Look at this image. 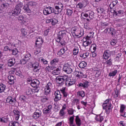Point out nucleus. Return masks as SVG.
Returning <instances> with one entry per match:
<instances>
[{
    "label": "nucleus",
    "mask_w": 126,
    "mask_h": 126,
    "mask_svg": "<svg viewBox=\"0 0 126 126\" xmlns=\"http://www.w3.org/2000/svg\"><path fill=\"white\" fill-rule=\"evenodd\" d=\"M65 83V85L67 86V87H69V86H72V85H74V84H75V80L73 79L66 80Z\"/></svg>",
    "instance_id": "nucleus-21"
},
{
    "label": "nucleus",
    "mask_w": 126,
    "mask_h": 126,
    "mask_svg": "<svg viewBox=\"0 0 126 126\" xmlns=\"http://www.w3.org/2000/svg\"><path fill=\"white\" fill-rule=\"evenodd\" d=\"M23 6V3L20 2L16 5L15 9L17 10L18 11L20 12H21V8Z\"/></svg>",
    "instance_id": "nucleus-33"
},
{
    "label": "nucleus",
    "mask_w": 126,
    "mask_h": 126,
    "mask_svg": "<svg viewBox=\"0 0 126 126\" xmlns=\"http://www.w3.org/2000/svg\"><path fill=\"white\" fill-rule=\"evenodd\" d=\"M53 87V84L51 82H48L44 87V94L50 95L51 94V89Z\"/></svg>",
    "instance_id": "nucleus-4"
},
{
    "label": "nucleus",
    "mask_w": 126,
    "mask_h": 126,
    "mask_svg": "<svg viewBox=\"0 0 126 126\" xmlns=\"http://www.w3.org/2000/svg\"><path fill=\"white\" fill-rule=\"evenodd\" d=\"M117 73H118V70L116 69L114 71L110 72L108 74V76H109L110 77H114V76H116V75H117Z\"/></svg>",
    "instance_id": "nucleus-42"
},
{
    "label": "nucleus",
    "mask_w": 126,
    "mask_h": 126,
    "mask_svg": "<svg viewBox=\"0 0 126 126\" xmlns=\"http://www.w3.org/2000/svg\"><path fill=\"white\" fill-rule=\"evenodd\" d=\"M79 87H82L84 89L88 88L89 86V82L88 81H85L83 83H80L78 84Z\"/></svg>",
    "instance_id": "nucleus-17"
},
{
    "label": "nucleus",
    "mask_w": 126,
    "mask_h": 126,
    "mask_svg": "<svg viewBox=\"0 0 126 126\" xmlns=\"http://www.w3.org/2000/svg\"><path fill=\"white\" fill-rule=\"evenodd\" d=\"M9 126H19V123L16 122H10Z\"/></svg>",
    "instance_id": "nucleus-51"
},
{
    "label": "nucleus",
    "mask_w": 126,
    "mask_h": 126,
    "mask_svg": "<svg viewBox=\"0 0 126 126\" xmlns=\"http://www.w3.org/2000/svg\"><path fill=\"white\" fill-rule=\"evenodd\" d=\"M102 108L103 110H105L106 115H109L112 111V105H103Z\"/></svg>",
    "instance_id": "nucleus-16"
},
{
    "label": "nucleus",
    "mask_w": 126,
    "mask_h": 126,
    "mask_svg": "<svg viewBox=\"0 0 126 126\" xmlns=\"http://www.w3.org/2000/svg\"><path fill=\"white\" fill-rule=\"evenodd\" d=\"M84 4L82 2H79L77 5H76V7L77 8H80V9H81L82 7L84 6Z\"/></svg>",
    "instance_id": "nucleus-64"
},
{
    "label": "nucleus",
    "mask_w": 126,
    "mask_h": 126,
    "mask_svg": "<svg viewBox=\"0 0 126 126\" xmlns=\"http://www.w3.org/2000/svg\"><path fill=\"white\" fill-rule=\"evenodd\" d=\"M6 7H7V3H2L0 5V8L1 10H3L4 8H6Z\"/></svg>",
    "instance_id": "nucleus-57"
},
{
    "label": "nucleus",
    "mask_w": 126,
    "mask_h": 126,
    "mask_svg": "<svg viewBox=\"0 0 126 126\" xmlns=\"http://www.w3.org/2000/svg\"><path fill=\"white\" fill-rule=\"evenodd\" d=\"M61 70H62V67L61 66H58L56 69L52 71V74H53L54 75H59V74L61 73Z\"/></svg>",
    "instance_id": "nucleus-27"
},
{
    "label": "nucleus",
    "mask_w": 126,
    "mask_h": 126,
    "mask_svg": "<svg viewBox=\"0 0 126 126\" xmlns=\"http://www.w3.org/2000/svg\"><path fill=\"white\" fill-rule=\"evenodd\" d=\"M32 67H33L34 72H38L39 70H40L39 63H38V62H35L34 63L32 64Z\"/></svg>",
    "instance_id": "nucleus-24"
},
{
    "label": "nucleus",
    "mask_w": 126,
    "mask_h": 126,
    "mask_svg": "<svg viewBox=\"0 0 126 126\" xmlns=\"http://www.w3.org/2000/svg\"><path fill=\"white\" fill-rule=\"evenodd\" d=\"M53 69H54L50 65V66H47L45 68V71H46V72H50L51 71V70H53Z\"/></svg>",
    "instance_id": "nucleus-53"
},
{
    "label": "nucleus",
    "mask_w": 126,
    "mask_h": 126,
    "mask_svg": "<svg viewBox=\"0 0 126 126\" xmlns=\"http://www.w3.org/2000/svg\"><path fill=\"white\" fill-rule=\"evenodd\" d=\"M86 65H87V63L84 61H82L79 64V67L80 68H84V67H86Z\"/></svg>",
    "instance_id": "nucleus-41"
},
{
    "label": "nucleus",
    "mask_w": 126,
    "mask_h": 126,
    "mask_svg": "<svg viewBox=\"0 0 126 126\" xmlns=\"http://www.w3.org/2000/svg\"><path fill=\"white\" fill-rule=\"evenodd\" d=\"M107 26H109V24L107 23H100V27L101 28H103L104 29V28H106V27H107Z\"/></svg>",
    "instance_id": "nucleus-56"
},
{
    "label": "nucleus",
    "mask_w": 126,
    "mask_h": 126,
    "mask_svg": "<svg viewBox=\"0 0 126 126\" xmlns=\"http://www.w3.org/2000/svg\"><path fill=\"white\" fill-rule=\"evenodd\" d=\"M8 122V118L7 117L0 118V123H3V124H6Z\"/></svg>",
    "instance_id": "nucleus-44"
},
{
    "label": "nucleus",
    "mask_w": 126,
    "mask_h": 126,
    "mask_svg": "<svg viewBox=\"0 0 126 126\" xmlns=\"http://www.w3.org/2000/svg\"><path fill=\"white\" fill-rule=\"evenodd\" d=\"M93 34L92 35V32H90L88 35L85 36V37H84L83 38V41H92L91 40V39H92V38H93Z\"/></svg>",
    "instance_id": "nucleus-26"
},
{
    "label": "nucleus",
    "mask_w": 126,
    "mask_h": 126,
    "mask_svg": "<svg viewBox=\"0 0 126 126\" xmlns=\"http://www.w3.org/2000/svg\"><path fill=\"white\" fill-rule=\"evenodd\" d=\"M42 45H43V38H42V37H38L35 41L34 47H41Z\"/></svg>",
    "instance_id": "nucleus-15"
},
{
    "label": "nucleus",
    "mask_w": 126,
    "mask_h": 126,
    "mask_svg": "<svg viewBox=\"0 0 126 126\" xmlns=\"http://www.w3.org/2000/svg\"><path fill=\"white\" fill-rule=\"evenodd\" d=\"M89 56V53H85L83 54H81L80 55V57L81 58H82V59H86V58H87V57Z\"/></svg>",
    "instance_id": "nucleus-61"
},
{
    "label": "nucleus",
    "mask_w": 126,
    "mask_h": 126,
    "mask_svg": "<svg viewBox=\"0 0 126 126\" xmlns=\"http://www.w3.org/2000/svg\"><path fill=\"white\" fill-rule=\"evenodd\" d=\"M63 10L59 8L58 7L55 6V8L53 10V13H54L55 14H59L62 12V11Z\"/></svg>",
    "instance_id": "nucleus-35"
},
{
    "label": "nucleus",
    "mask_w": 126,
    "mask_h": 126,
    "mask_svg": "<svg viewBox=\"0 0 126 126\" xmlns=\"http://www.w3.org/2000/svg\"><path fill=\"white\" fill-rule=\"evenodd\" d=\"M72 66L70 64L67 63L63 65V70L67 74H70L72 72Z\"/></svg>",
    "instance_id": "nucleus-3"
},
{
    "label": "nucleus",
    "mask_w": 126,
    "mask_h": 126,
    "mask_svg": "<svg viewBox=\"0 0 126 126\" xmlns=\"http://www.w3.org/2000/svg\"><path fill=\"white\" fill-rule=\"evenodd\" d=\"M65 34H66V31L64 30L60 31L56 38V42L59 43V45H60L61 47H63L66 44L65 41L62 40V39L63 38V36H65Z\"/></svg>",
    "instance_id": "nucleus-1"
},
{
    "label": "nucleus",
    "mask_w": 126,
    "mask_h": 126,
    "mask_svg": "<svg viewBox=\"0 0 126 126\" xmlns=\"http://www.w3.org/2000/svg\"><path fill=\"white\" fill-rule=\"evenodd\" d=\"M113 17H123L125 16V11L122 10H119L118 11L113 10Z\"/></svg>",
    "instance_id": "nucleus-6"
},
{
    "label": "nucleus",
    "mask_w": 126,
    "mask_h": 126,
    "mask_svg": "<svg viewBox=\"0 0 126 126\" xmlns=\"http://www.w3.org/2000/svg\"><path fill=\"white\" fill-rule=\"evenodd\" d=\"M105 64H106L107 66H111L113 65V60L110 59L109 60H106L104 63Z\"/></svg>",
    "instance_id": "nucleus-38"
},
{
    "label": "nucleus",
    "mask_w": 126,
    "mask_h": 126,
    "mask_svg": "<svg viewBox=\"0 0 126 126\" xmlns=\"http://www.w3.org/2000/svg\"><path fill=\"white\" fill-rule=\"evenodd\" d=\"M18 22L20 23L21 25H24L28 22V18L24 17L23 15H21L17 17Z\"/></svg>",
    "instance_id": "nucleus-5"
},
{
    "label": "nucleus",
    "mask_w": 126,
    "mask_h": 126,
    "mask_svg": "<svg viewBox=\"0 0 126 126\" xmlns=\"http://www.w3.org/2000/svg\"><path fill=\"white\" fill-rule=\"evenodd\" d=\"M15 71H16V68H11L10 69V70L9 71L8 73L9 75H11V74H14V73H15Z\"/></svg>",
    "instance_id": "nucleus-55"
},
{
    "label": "nucleus",
    "mask_w": 126,
    "mask_h": 126,
    "mask_svg": "<svg viewBox=\"0 0 126 126\" xmlns=\"http://www.w3.org/2000/svg\"><path fill=\"white\" fill-rule=\"evenodd\" d=\"M75 121L77 126H81V119H80V118H79V116L77 115L76 116Z\"/></svg>",
    "instance_id": "nucleus-31"
},
{
    "label": "nucleus",
    "mask_w": 126,
    "mask_h": 126,
    "mask_svg": "<svg viewBox=\"0 0 126 126\" xmlns=\"http://www.w3.org/2000/svg\"><path fill=\"white\" fill-rule=\"evenodd\" d=\"M121 57H122V54L121 53L118 54L114 59L115 62H119V61L121 60Z\"/></svg>",
    "instance_id": "nucleus-58"
},
{
    "label": "nucleus",
    "mask_w": 126,
    "mask_h": 126,
    "mask_svg": "<svg viewBox=\"0 0 126 126\" xmlns=\"http://www.w3.org/2000/svg\"><path fill=\"white\" fill-rule=\"evenodd\" d=\"M23 9L25 12H27V13H31V9L29 8V6L27 4H25L24 5Z\"/></svg>",
    "instance_id": "nucleus-34"
},
{
    "label": "nucleus",
    "mask_w": 126,
    "mask_h": 126,
    "mask_svg": "<svg viewBox=\"0 0 126 126\" xmlns=\"http://www.w3.org/2000/svg\"><path fill=\"white\" fill-rule=\"evenodd\" d=\"M36 48V50L34 52V55H38V54H40L41 52V47H35Z\"/></svg>",
    "instance_id": "nucleus-60"
},
{
    "label": "nucleus",
    "mask_w": 126,
    "mask_h": 126,
    "mask_svg": "<svg viewBox=\"0 0 126 126\" xmlns=\"http://www.w3.org/2000/svg\"><path fill=\"white\" fill-rule=\"evenodd\" d=\"M16 75H17L18 76H19L21 78H24V76L23 74H22V72L20 70H18L15 73Z\"/></svg>",
    "instance_id": "nucleus-50"
},
{
    "label": "nucleus",
    "mask_w": 126,
    "mask_h": 126,
    "mask_svg": "<svg viewBox=\"0 0 126 126\" xmlns=\"http://www.w3.org/2000/svg\"><path fill=\"white\" fill-rule=\"evenodd\" d=\"M52 108L53 106H52V105H48L43 110V113L44 115H47V114H50V113H51Z\"/></svg>",
    "instance_id": "nucleus-14"
},
{
    "label": "nucleus",
    "mask_w": 126,
    "mask_h": 126,
    "mask_svg": "<svg viewBox=\"0 0 126 126\" xmlns=\"http://www.w3.org/2000/svg\"><path fill=\"white\" fill-rule=\"evenodd\" d=\"M15 101V99L11 96H8L6 100V103H9V104H13Z\"/></svg>",
    "instance_id": "nucleus-32"
},
{
    "label": "nucleus",
    "mask_w": 126,
    "mask_h": 126,
    "mask_svg": "<svg viewBox=\"0 0 126 126\" xmlns=\"http://www.w3.org/2000/svg\"><path fill=\"white\" fill-rule=\"evenodd\" d=\"M80 103V101L79 99L77 98H74L72 101V105H78Z\"/></svg>",
    "instance_id": "nucleus-52"
},
{
    "label": "nucleus",
    "mask_w": 126,
    "mask_h": 126,
    "mask_svg": "<svg viewBox=\"0 0 126 126\" xmlns=\"http://www.w3.org/2000/svg\"><path fill=\"white\" fill-rule=\"evenodd\" d=\"M65 89V87H63L61 89H60V91L61 93H62L63 97H64V98H66L67 96H68V93Z\"/></svg>",
    "instance_id": "nucleus-28"
},
{
    "label": "nucleus",
    "mask_w": 126,
    "mask_h": 126,
    "mask_svg": "<svg viewBox=\"0 0 126 126\" xmlns=\"http://www.w3.org/2000/svg\"><path fill=\"white\" fill-rule=\"evenodd\" d=\"M79 28H77V27L75 26L73 27L71 30V33L73 37H77L78 35H79Z\"/></svg>",
    "instance_id": "nucleus-9"
},
{
    "label": "nucleus",
    "mask_w": 126,
    "mask_h": 126,
    "mask_svg": "<svg viewBox=\"0 0 126 126\" xmlns=\"http://www.w3.org/2000/svg\"><path fill=\"white\" fill-rule=\"evenodd\" d=\"M20 13V12L17 11V10L14 9L9 11V15H10V16H17Z\"/></svg>",
    "instance_id": "nucleus-22"
},
{
    "label": "nucleus",
    "mask_w": 126,
    "mask_h": 126,
    "mask_svg": "<svg viewBox=\"0 0 126 126\" xmlns=\"http://www.w3.org/2000/svg\"><path fill=\"white\" fill-rule=\"evenodd\" d=\"M5 88L6 86L3 85V84H0V93H2V92H4Z\"/></svg>",
    "instance_id": "nucleus-48"
},
{
    "label": "nucleus",
    "mask_w": 126,
    "mask_h": 126,
    "mask_svg": "<svg viewBox=\"0 0 126 126\" xmlns=\"http://www.w3.org/2000/svg\"><path fill=\"white\" fill-rule=\"evenodd\" d=\"M89 17L90 20H91V19H93V18H94V12H93V11H90L89 12Z\"/></svg>",
    "instance_id": "nucleus-54"
},
{
    "label": "nucleus",
    "mask_w": 126,
    "mask_h": 126,
    "mask_svg": "<svg viewBox=\"0 0 126 126\" xmlns=\"http://www.w3.org/2000/svg\"><path fill=\"white\" fill-rule=\"evenodd\" d=\"M95 120L97 121V123H102L104 121V116L101 114L96 115Z\"/></svg>",
    "instance_id": "nucleus-29"
},
{
    "label": "nucleus",
    "mask_w": 126,
    "mask_h": 126,
    "mask_svg": "<svg viewBox=\"0 0 126 126\" xmlns=\"http://www.w3.org/2000/svg\"><path fill=\"white\" fill-rule=\"evenodd\" d=\"M115 94L114 95V97L115 99H117L119 97V95H120V93H119V90L116 89L115 91Z\"/></svg>",
    "instance_id": "nucleus-59"
},
{
    "label": "nucleus",
    "mask_w": 126,
    "mask_h": 126,
    "mask_svg": "<svg viewBox=\"0 0 126 126\" xmlns=\"http://www.w3.org/2000/svg\"><path fill=\"white\" fill-rule=\"evenodd\" d=\"M113 54H114L113 51L107 49L104 51L102 58L104 60H109V58H110Z\"/></svg>",
    "instance_id": "nucleus-7"
},
{
    "label": "nucleus",
    "mask_w": 126,
    "mask_h": 126,
    "mask_svg": "<svg viewBox=\"0 0 126 126\" xmlns=\"http://www.w3.org/2000/svg\"><path fill=\"white\" fill-rule=\"evenodd\" d=\"M74 122V116H71L69 119V125L70 126H72L73 125V123Z\"/></svg>",
    "instance_id": "nucleus-49"
},
{
    "label": "nucleus",
    "mask_w": 126,
    "mask_h": 126,
    "mask_svg": "<svg viewBox=\"0 0 126 126\" xmlns=\"http://www.w3.org/2000/svg\"><path fill=\"white\" fill-rule=\"evenodd\" d=\"M40 82L37 79H34L31 81V85L32 87H38Z\"/></svg>",
    "instance_id": "nucleus-18"
},
{
    "label": "nucleus",
    "mask_w": 126,
    "mask_h": 126,
    "mask_svg": "<svg viewBox=\"0 0 126 126\" xmlns=\"http://www.w3.org/2000/svg\"><path fill=\"white\" fill-rule=\"evenodd\" d=\"M79 52V48L78 46H75L73 50V55L76 56Z\"/></svg>",
    "instance_id": "nucleus-40"
},
{
    "label": "nucleus",
    "mask_w": 126,
    "mask_h": 126,
    "mask_svg": "<svg viewBox=\"0 0 126 126\" xmlns=\"http://www.w3.org/2000/svg\"><path fill=\"white\" fill-rule=\"evenodd\" d=\"M55 6H56V7H58L60 9H61V10H63V4L61 2H59L58 3H56Z\"/></svg>",
    "instance_id": "nucleus-43"
},
{
    "label": "nucleus",
    "mask_w": 126,
    "mask_h": 126,
    "mask_svg": "<svg viewBox=\"0 0 126 126\" xmlns=\"http://www.w3.org/2000/svg\"><path fill=\"white\" fill-rule=\"evenodd\" d=\"M84 28L87 31V30H91V27L88 23L84 24Z\"/></svg>",
    "instance_id": "nucleus-63"
},
{
    "label": "nucleus",
    "mask_w": 126,
    "mask_h": 126,
    "mask_svg": "<svg viewBox=\"0 0 126 126\" xmlns=\"http://www.w3.org/2000/svg\"><path fill=\"white\" fill-rule=\"evenodd\" d=\"M13 114L15 121H18L20 118V111L17 109H15L13 111Z\"/></svg>",
    "instance_id": "nucleus-13"
},
{
    "label": "nucleus",
    "mask_w": 126,
    "mask_h": 126,
    "mask_svg": "<svg viewBox=\"0 0 126 126\" xmlns=\"http://www.w3.org/2000/svg\"><path fill=\"white\" fill-rule=\"evenodd\" d=\"M55 98L54 101L58 102L62 99V94H61V92L59 90H57L54 93Z\"/></svg>",
    "instance_id": "nucleus-10"
},
{
    "label": "nucleus",
    "mask_w": 126,
    "mask_h": 126,
    "mask_svg": "<svg viewBox=\"0 0 126 126\" xmlns=\"http://www.w3.org/2000/svg\"><path fill=\"white\" fill-rule=\"evenodd\" d=\"M15 78L14 77V76H12L11 75H10L8 76V79L9 82L10 84H14V79Z\"/></svg>",
    "instance_id": "nucleus-36"
},
{
    "label": "nucleus",
    "mask_w": 126,
    "mask_h": 126,
    "mask_svg": "<svg viewBox=\"0 0 126 126\" xmlns=\"http://www.w3.org/2000/svg\"><path fill=\"white\" fill-rule=\"evenodd\" d=\"M77 96L78 97H81L82 98H84L85 96V92L83 91H80L77 92Z\"/></svg>",
    "instance_id": "nucleus-37"
},
{
    "label": "nucleus",
    "mask_w": 126,
    "mask_h": 126,
    "mask_svg": "<svg viewBox=\"0 0 126 126\" xmlns=\"http://www.w3.org/2000/svg\"><path fill=\"white\" fill-rule=\"evenodd\" d=\"M15 59L14 58H12L11 59H9L8 61V66L9 67H11V66H13L14 64H15Z\"/></svg>",
    "instance_id": "nucleus-30"
},
{
    "label": "nucleus",
    "mask_w": 126,
    "mask_h": 126,
    "mask_svg": "<svg viewBox=\"0 0 126 126\" xmlns=\"http://www.w3.org/2000/svg\"><path fill=\"white\" fill-rule=\"evenodd\" d=\"M64 53H65V49L64 48H62L58 52L57 55L58 56H63Z\"/></svg>",
    "instance_id": "nucleus-47"
},
{
    "label": "nucleus",
    "mask_w": 126,
    "mask_h": 126,
    "mask_svg": "<svg viewBox=\"0 0 126 126\" xmlns=\"http://www.w3.org/2000/svg\"><path fill=\"white\" fill-rule=\"evenodd\" d=\"M83 46L84 47L86 50H88V47L92 44V41H86V40H83Z\"/></svg>",
    "instance_id": "nucleus-25"
},
{
    "label": "nucleus",
    "mask_w": 126,
    "mask_h": 126,
    "mask_svg": "<svg viewBox=\"0 0 126 126\" xmlns=\"http://www.w3.org/2000/svg\"><path fill=\"white\" fill-rule=\"evenodd\" d=\"M77 74L76 76L78 78H86V77H87V75L84 74L83 71H77Z\"/></svg>",
    "instance_id": "nucleus-20"
},
{
    "label": "nucleus",
    "mask_w": 126,
    "mask_h": 126,
    "mask_svg": "<svg viewBox=\"0 0 126 126\" xmlns=\"http://www.w3.org/2000/svg\"><path fill=\"white\" fill-rule=\"evenodd\" d=\"M53 10H54V8L50 6L46 7L43 10L44 15H49V14H52L53 13Z\"/></svg>",
    "instance_id": "nucleus-11"
},
{
    "label": "nucleus",
    "mask_w": 126,
    "mask_h": 126,
    "mask_svg": "<svg viewBox=\"0 0 126 126\" xmlns=\"http://www.w3.org/2000/svg\"><path fill=\"white\" fill-rule=\"evenodd\" d=\"M40 90V88L39 87H36L35 88H33V89H32V93H36L37 92H39Z\"/></svg>",
    "instance_id": "nucleus-62"
},
{
    "label": "nucleus",
    "mask_w": 126,
    "mask_h": 126,
    "mask_svg": "<svg viewBox=\"0 0 126 126\" xmlns=\"http://www.w3.org/2000/svg\"><path fill=\"white\" fill-rule=\"evenodd\" d=\"M68 77L66 75L58 76L56 78V81L59 86H63L65 84L66 80H67Z\"/></svg>",
    "instance_id": "nucleus-2"
},
{
    "label": "nucleus",
    "mask_w": 126,
    "mask_h": 126,
    "mask_svg": "<svg viewBox=\"0 0 126 126\" xmlns=\"http://www.w3.org/2000/svg\"><path fill=\"white\" fill-rule=\"evenodd\" d=\"M31 58V54L29 53H26V54L24 55L23 58L26 61H29Z\"/></svg>",
    "instance_id": "nucleus-39"
},
{
    "label": "nucleus",
    "mask_w": 126,
    "mask_h": 126,
    "mask_svg": "<svg viewBox=\"0 0 126 126\" xmlns=\"http://www.w3.org/2000/svg\"><path fill=\"white\" fill-rule=\"evenodd\" d=\"M21 32L22 36L27 37L31 32L29 31V28L27 27L26 29H21Z\"/></svg>",
    "instance_id": "nucleus-12"
},
{
    "label": "nucleus",
    "mask_w": 126,
    "mask_h": 126,
    "mask_svg": "<svg viewBox=\"0 0 126 126\" xmlns=\"http://www.w3.org/2000/svg\"><path fill=\"white\" fill-rule=\"evenodd\" d=\"M111 99H107L104 101L102 106H106V105H111L112 103H111Z\"/></svg>",
    "instance_id": "nucleus-45"
},
{
    "label": "nucleus",
    "mask_w": 126,
    "mask_h": 126,
    "mask_svg": "<svg viewBox=\"0 0 126 126\" xmlns=\"http://www.w3.org/2000/svg\"><path fill=\"white\" fill-rule=\"evenodd\" d=\"M118 0H114L112 2H111L110 4H109V8L110 9V12H111V13H113L114 10V7H115V6H116V5H117V4L118 3Z\"/></svg>",
    "instance_id": "nucleus-19"
},
{
    "label": "nucleus",
    "mask_w": 126,
    "mask_h": 126,
    "mask_svg": "<svg viewBox=\"0 0 126 126\" xmlns=\"http://www.w3.org/2000/svg\"><path fill=\"white\" fill-rule=\"evenodd\" d=\"M66 14L68 16H71L72 15V13H73V11L71 9H66Z\"/></svg>",
    "instance_id": "nucleus-46"
},
{
    "label": "nucleus",
    "mask_w": 126,
    "mask_h": 126,
    "mask_svg": "<svg viewBox=\"0 0 126 126\" xmlns=\"http://www.w3.org/2000/svg\"><path fill=\"white\" fill-rule=\"evenodd\" d=\"M41 114L42 112H41L40 110L36 111V112L33 113L32 116L33 119L34 120H37V119H38V118L41 117Z\"/></svg>",
    "instance_id": "nucleus-23"
},
{
    "label": "nucleus",
    "mask_w": 126,
    "mask_h": 126,
    "mask_svg": "<svg viewBox=\"0 0 126 126\" xmlns=\"http://www.w3.org/2000/svg\"><path fill=\"white\" fill-rule=\"evenodd\" d=\"M60 60L59 58H55L50 62V65L55 69L59 66V62Z\"/></svg>",
    "instance_id": "nucleus-8"
}]
</instances>
